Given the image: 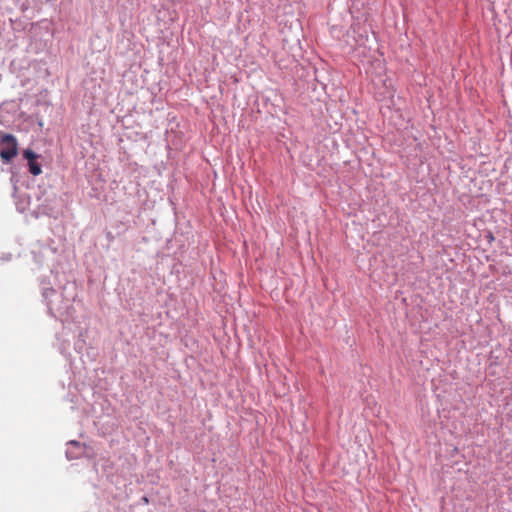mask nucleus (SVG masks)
Listing matches in <instances>:
<instances>
[{
    "instance_id": "f257e3e1",
    "label": "nucleus",
    "mask_w": 512,
    "mask_h": 512,
    "mask_svg": "<svg viewBox=\"0 0 512 512\" xmlns=\"http://www.w3.org/2000/svg\"><path fill=\"white\" fill-rule=\"evenodd\" d=\"M17 155V141L11 134L0 135V157L10 162Z\"/></svg>"
},
{
    "instance_id": "f03ea898",
    "label": "nucleus",
    "mask_w": 512,
    "mask_h": 512,
    "mask_svg": "<svg viewBox=\"0 0 512 512\" xmlns=\"http://www.w3.org/2000/svg\"><path fill=\"white\" fill-rule=\"evenodd\" d=\"M68 445L73 446V447H76V448H78L79 450H81L80 443H79V442H77V441H70V442L68 443ZM80 454H81V451H79L78 453H74V454H73L71 451H69V450H67V451H66V455H67V457H68L69 459L77 458Z\"/></svg>"
},
{
    "instance_id": "7ed1b4c3",
    "label": "nucleus",
    "mask_w": 512,
    "mask_h": 512,
    "mask_svg": "<svg viewBox=\"0 0 512 512\" xmlns=\"http://www.w3.org/2000/svg\"><path fill=\"white\" fill-rule=\"evenodd\" d=\"M28 166H29V171L32 175L37 176V175L41 174V172H42L41 166L36 162V160L29 162Z\"/></svg>"
},
{
    "instance_id": "20e7f679",
    "label": "nucleus",
    "mask_w": 512,
    "mask_h": 512,
    "mask_svg": "<svg viewBox=\"0 0 512 512\" xmlns=\"http://www.w3.org/2000/svg\"><path fill=\"white\" fill-rule=\"evenodd\" d=\"M23 157L29 162L35 161L39 156L30 149L23 151Z\"/></svg>"
}]
</instances>
